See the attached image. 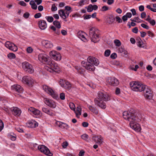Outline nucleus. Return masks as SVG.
<instances>
[{"label": "nucleus", "instance_id": "obj_1", "mask_svg": "<svg viewBox=\"0 0 156 156\" xmlns=\"http://www.w3.org/2000/svg\"><path fill=\"white\" fill-rule=\"evenodd\" d=\"M122 116L124 119L130 122L129 125L130 127L135 131L139 132L141 128L140 125L135 122H139L140 119L137 116V112L133 109H131L129 111H124L122 113Z\"/></svg>", "mask_w": 156, "mask_h": 156}, {"label": "nucleus", "instance_id": "obj_2", "mask_svg": "<svg viewBox=\"0 0 156 156\" xmlns=\"http://www.w3.org/2000/svg\"><path fill=\"white\" fill-rule=\"evenodd\" d=\"M129 84L131 89L137 92L143 91L145 98L148 99L152 98L153 95V92L147 86L136 81L130 82Z\"/></svg>", "mask_w": 156, "mask_h": 156}, {"label": "nucleus", "instance_id": "obj_3", "mask_svg": "<svg viewBox=\"0 0 156 156\" xmlns=\"http://www.w3.org/2000/svg\"><path fill=\"white\" fill-rule=\"evenodd\" d=\"M110 100V97L108 94L99 92L98 94V98L94 99V102L95 105L100 107L102 109H105L106 107V105L103 101H107Z\"/></svg>", "mask_w": 156, "mask_h": 156}, {"label": "nucleus", "instance_id": "obj_4", "mask_svg": "<svg viewBox=\"0 0 156 156\" xmlns=\"http://www.w3.org/2000/svg\"><path fill=\"white\" fill-rule=\"evenodd\" d=\"M89 35L92 41L96 43L99 41L100 37L99 30L93 27L90 29Z\"/></svg>", "mask_w": 156, "mask_h": 156}, {"label": "nucleus", "instance_id": "obj_5", "mask_svg": "<svg viewBox=\"0 0 156 156\" xmlns=\"http://www.w3.org/2000/svg\"><path fill=\"white\" fill-rule=\"evenodd\" d=\"M47 65L48 66L45 67V69L50 72H58L60 71V68L58 64L53 61L50 60Z\"/></svg>", "mask_w": 156, "mask_h": 156}, {"label": "nucleus", "instance_id": "obj_6", "mask_svg": "<svg viewBox=\"0 0 156 156\" xmlns=\"http://www.w3.org/2000/svg\"><path fill=\"white\" fill-rule=\"evenodd\" d=\"M22 68L26 71L30 73H32L34 72V69L32 66L27 62L23 63Z\"/></svg>", "mask_w": 156, "mask_h": 156}, {"label": "nucleus", "instance_id": "obj_7", "mask_svg": "<svg viewBox=\"0 0 156 156\" xmlns=\"http://www.w3.org/2000/svg\"><path fill=\"white\" fill-rule=\"evenodd\" d=\"M39 60L41 62L47 64L51 60L49 57L44 53H41L38 55Z\"/></svg>", "mask_w": 156, "mask_h": 156}, {"label": "nucleus", "instance_id": "obj_8", "mask_svg": "<svg viewBox=\"0 0 156 156\" xmlns=\"http://www.w3.org/2000/svg\"><path fill=\"white\" fill-rule=\"evenodd\" d=\"M81 64L86 69L89 71H93L95 69V68L94 65L92 64L89 61H87L85 62L84 61H83L81 62Z\"/></svg>", "mask_w": 156, "mask_h": 156}, {"label": "nucleus", "instance_id": "obj_9", "mask_svg": "<svg viewBox=\"0 0 156 156\" xmlns=\"http://www.w3.org/2000/svg\"><path fill=\"white\" fill-rule=\"evenodd\" d=\"M43 90L47 92L54 98L56 99L57 98V95L55 94L53 90L51 88L46 85H44L43 86Z\"/></svg>", "mask_w": 156, "mask_h": 156}, {"label": "nucleus", "instance_id": "obj_10", "mask_svg": "<svg viewBox=\"0 0 156 156\" xmlns=\"http://www.w3.org/2000/svg\"><path fill=\"white\" fill-rule=\"evenodd\" d=\"M38 148L41 152L49 156H52V154L51 153L49 149L44 145H39Z\"/></svg>", "mask_w": 156, "mask_h": 156}, {"label": "nucleus", "instance_id": "obj_11", "mask_svg": "<svg viewBox=\"0 0 156 156\" xmlns=\"http://www.w3.org/2000/svg\"><path fill=\"white\" fill-rule=\"evenodd\" d=\"M22 82L29 86H32L34 83V80L30 76H25L22 78Z\"/></svg>", "mask_w": 156, "mask_h": 156}, {"label": "nucleus", "instance_id": "obj_12", "mask_svg": "<svg viewBox=\"0 0 156 156\" xmlns=\"http://www.w3.org/2000/svg\"><path fill=\"white\" fill-rule=\"evenodd\" d=\"M5 46L9 50L14 51H16L18 50L17 47L15 44L9 41H7L5 42Z\"/></svg>", "mask_w": 156, "mask_h": 156}, {"label": "nucleus", "instance_id": "obj_13", "mask_svg": "<svg viewBox=\"0 0 156 156\" xmlns=\"http://www.w3.org/2000/svg\"><path fill=\"white\" fill-rule=\"evenodd\" d=\"M107 81L109 84L113 86H117L119 83L118 80L114 77L108 78Z\"/></svg>", "mask_w": 156, "mask_h": 156}, {"label": "nucleus", "instance_id": "obj_14", "mask_svg": "<svg viewBox=\"0 0 156 156\" xmlns=\"http://www.w3.org/2000/svg\"><path fill=\"white\" fill-rule=\"evenodd\" d=\"M45 103L48 106L52 108H55L56 106V103L52 100H50L48 98L44 99Z\"/></svg>", "mask_w": 156, "mask_h": 156}, {"label": "nucleus", "instance_id": "obj_15", "mask_svg": "<svg viewBox=\"0 0 156 156\" xmlns=\"http://www.w3.org/2000/svg\"><path fill=\"white\" fill-rule=\"evenodd\" d=\"M11 88L18 92L20 96H21V94L23 92V89L20 85L14 84L11 87Z\"/></svg>", "mask_w": 156, "mask_h": 156}, {"label": "nucleus", "instance_id": "obj_16", "mask_svg": "<svg viewBox=\"0 0 156 156\" xmlns=\"http://www.w3.org/2000/svg\"><path fill=\"white\" fill-rule=\"evenodd\" d=\"M28 111L30 113H32L37 117L40 116L41 114V112L38 110L33 107H30L28 109Z\"/></svg>", "mask_w": 156, "mask_h": 156}, {"label": "nucleus", "instance_id": "obj_17", "mask_svg": "<svg viewBox=\"0 0 156 156\" xmlns=\"http://www.w3.org/2000/svg\"><path fill=\"white\" fill-rule=\"evenodd\" d=\"M87 61L89 62L92 64L97 66L99 63L98 60L93 56H90L87 58Z\"/></svg>", "mask_w": 156, "mask_h": 156}, {"label": "nucleus", "instance_id": "obj_18", "mask_svg": "<svg viewBox=\"0 0 156 156\" xmlns=\"http://www.w3.org/2000/svg\"><path fill=\"white\" fill-rule=\"evenodd\" d=\"M42 44L46 48H51L53 47V45L51 43L46 40H43L42 41Z\"/></svg>", "mask_w": 156, "mask_h": 156}, {"label": "nucleus", "instance_id": "obj_19", "mask_svg": "<svg viewBox=\"0 0 156 156\" xmlns=\"http://www.w3.org/2000/svg\"><path fill=\"white\" fill-rule=\"evenodd\" d=\"M10 110L12 112V114L15 116H19L21 113V110L16 107L11 108Z\"/></svg>", "mask_w": 156, "mask_h": 156}, {"label": "nucleus", "instance_id": "obj_20", "mask_svg": "<svg viewBox=\"0 0 156 156\" xmlns=\"http://www.w3.org/2000/svg\"><path fill=\"white\" fill-rule=\"evenodd\" d=\"M39 28L42 30H44L47 27V25L46 21L43 20H41L38 22Z\"/></svg>", "mask_w": 156, "mask_h": 156}, {"label": "nucleus", "instance_id": "obj_21", "mask_svg": "<svg viewBox=\"0 0 156 156\" xmlns=\"http://www.w3.org/2000/svg\"><path fill=\"white\" fill-rule=\"evenodd\" d=\"M107 23L109 24H111L115 20L114 17L112 15H110L106 16Z\"/></svg>", "mask_w": 156, "mask_h": 156}, {"label": "nucleus", "instance_id": "obj_22", "mask_svg": "<svg viewBox=\"0 0 156 156\" xmlns=\"http://www.w3.org/2000/svg\"><path fill=\"white\" fill-rule=\"evenodd\" d=\"M92 139L96 143L101 144L102 143V141L101 140V136H93L92 138Z\"/></svg>", "mask_w": 156, "mask_h": 156}, {"label": "nucleus", "instance_id": "obj_23", "mask_svg": "<svg viewBox=\"0 0 156 156\" xmlns=\"http://www.w3.org/2000/svg\"><path fill=\"white\" fill-rule=\"evenodd\" d=\"M84 32L79 31L77 33V36L81 40L85 42L87 41V40L84 36Z\"/></svg>", "mask_w": 156, "mask_h": 156}, {"label": "nucleus", "instance_id": "obj_24", "mask_svg": "<svg viewBox=\"0 0 156 156\" xmlns=\"http://www.w3.org/2000/svg\"><path fill=\"white\" fill-rule=\"evenodd\" d=\"M56 123L59 127L63 129L66 127H69V126L67 124L60 122H57Z\"/></svg>", "mask_w": 156, "mask_h": 156}, {"label": "nucleus", "instance_id": "obj_25", "mask_svg": "<svg viewBox=\"0 0 156 156\" xmlns=\"http://www.w3.org/2000/svg\"><path fill=\"white\" fill-rule=\"evenodd\" d=\"M58 14L63 19H65L67 18L66 15L63 9L60 10L58 11Z\"/></svg>", "mask_w": 156, "mask_h": 156}, {"label": "nucleus", "instance_id": "obj_26", "mask_svg": "<svg viewBox=\"0 0 156 156\" xmlns=\"http://www.w3.org/2000/svg\"><path fill=\"white\" fill-rule=\"evenodd\" d=\"M52 58L55 60L59 61L61 59V56L59 53H57Z\"/></svg>", "mask_w": 156, "mask_h": 156}, {"label": "nucleus", "instance_id": "obj_27", "mask_svg": "<svg viewBox=\"0 0 156 156\" xmlns=\"http://www.w3.org/2000/svg\"><path fill=\"white\" fill-rule=\"evenodd\" d=\"M81 108L79 106L76 108V117L79 118L80 115H81Z\"/></svg>", "mask_w": 156, "mask_h": 156}, {"label": "nucleus", "instance_id": "obj_28", "mask_svg": "<svg viewBox=\"0 0 156 156\" xmlns=\"http://www.w3.org/2000/svg\"><path fill=\"white\" fill-rule=\"evenodd\" d=\"M71 87V85L68 81H65L64 85L63 87L66 89H69Z\"/></svg>", "mask_w": 156, "mask_h": 156}, {"label": "nucleus", "instance_id": "obj_29", "mask_svg": "<svg viewBox=\"0 0 156 156\" xmlns=\"http://www.w3.org/2000/svg\"><path fill=\"white\" fill-rule=\"evenodd\" d=\"M137 41H138L137 42V45L139 47H143L144 46H143V43L140 37L137 39Z\"/></svg>", "mask_w": 156, "mask_h": 156}, {"label": "nucleus", "instance_id": "obj_30", "mask_svg": "<svg viewBox=\"0 0 156 156\" xmlns=\"http://www.w3.org/2000/svg\"><path fill=\"white\" fill-rule=\"evenodd\" d=\"M146 20L149 22V23L153 26L155 25V22L154 20H152L151 18H147Z\"/></svg>", "mask_w": 156, "mask_h": 156}, {"label": "nucleus", "instance_id": "obj_31", "mask_svg": "<svg viewBox=\"0 0 156 156\" xmlns=\"http://www.w3.org/2000/svg\"><path fill=\"white\" fill-rule=\"evenodd\" d=\"M53 24L58 28L59 29L61 27V25L59 22L55 20L53 21Z\"/></svg>", "mask_w": 156, "mask_h": 156}, {"label": "nucleus", "instance_id": "obj_32", "mask_svg": "<svg viewBox=\"0 0 156 156\" xmlns=\"http://www.w3.org/2000/svg\"><path fill=\"white\" fill-rule=\"evenodd\" d=\"M130 20L133 22H137L138 23L144 22V21L143 20H140L138 17H135L132 20L131 19H130Z\"/></svg>", "mask_w": 156, "mask_h": 156}, {"label": "nucleus", "instance_id": "obj_33", "mask_svg": "<svg viewBox=\"0 0 156 156\" xmlns=\"http://www.w3.org/2000/svg\"><path fill=\"white\" fill-rule=\"evenodd\" d=\"M88 135L87 134H84L81 136V138L87 141H89L90 140L88 139Z\"/></svg>", "mask_w": 156, "mask_h": 156}, {"label": "nucleus", "instance_id": "obj_34", "mask_svg": "<svg viewBox=\"0 0 156 156\" xmlns=\"http://www.w3.org/2000/svg\"><path fill=\"white\" fill-rule=\"evenodd\" d=\"M75 69L77 70L78 72L80 74H82L84 72V70L80 68L78 66H76Z\"/></svg>", "mask_w": 156, "mask_h": 156}, {"label": "nucleus", "instance_id": "obj_35", "mask_svg": "<svg viewBox=\"0 0 156 156\" xmlns=\"http://www.w3.org/2000/svg\"><path fill=\"white\" fill-rule=\"evenodd\" d=\"M45 18L50 23L52 22L53 21L54 19L51 16H46Z\"/></svg>", "mask_w": 156, "mask_h": 156}, {"label": "nucleus", "instance_id": "obj_36", "mask_svg": "<svg viewBox=\"0 0 156 156\" xmlns=\"http://www.w3.org/2000/svg\"><path fill=\"white\" fill-rule=\"evenodd\" d=\"M7 56L8 58L10 59L14 58L16 57V56L15 54L12 53H10L8 54Z\"/></svg>", "mask_w": 156, "mask_h": 156}, {"label": "nucleus", "instance_id": "obj_37", "mask_svg": "<svg viewBox=\"0 0 156 156\" xmlns=\"http://www.w3.org/2000/svg\"><path fill=\"white\" fill-rule=\"evenodd\" d=\"M92 7L93 5H89L87 8V11L88 12H91L93 10V9H92Z\"/></svg>", "mask_w": 156, "mask_h": 156}, {"label": "nucleus", "instance_id": "obj_38", "mask_svg": "<svg viewBox=\"0 0 156 156\" xmlns=\"http://www.w3.org/2000/svg\"><path fill=\"white\" fill-rule=\"evenodd\" d=\"M108 7L106 6L105 5L102 7L101 10L102 12H105L108 10Z\"/></svg>", "mask_w": 156, "mask_h": 156}, {"label": "nucleus", "instance_id": "obj_39", "mask_svg": "<svg viewBox=\"0 0 156 156\" xmlns=\"http://www.w3.org/2000/svg\"><path fill=\"white\" fill-rule=\"evenodd\" d=\"M114 43L115 45L117 46H119L121 44L120 41L118 40H115L114 41Z\"/></svg>", "mask_w": 156, "mask_h": 156}, {"label": "nucleus", "instance_id": "obj_40", "mask_svg": "<svg viewBox=\"0 0 156 156\" xmlns=\"http://www.w3.org/2000/svg\"><path fill=\"white\" fill-rule=\"evenodd\" d=\"M111 53V51L109 50H106L104 53L105 56L106 57L108 56Z\"/></svg>", "mask_w": 156, "mask_h": 156}, {"label": "nucleus", "instance_id": "obj_41", "mask_svg": "<svg viewBox=\"0 0 156 156\" xmlns=\"http://www.w3.org/2000/svg\"><path fill=\"white\" fill-rule=\"evenodd\" d=\"M47 114L51 116L55 115V114L51 110H49Z\"/></svg>", "mask_w": 156, "mask_h": 156}, {"label": "nucleus", "instance_id": "obj_42", "mask_svg": "<svg viewBox=\"0 0 156 156\" xmlns=\"http://www.w3.org/2000/svg\"><path fill=\"white\" fill-rule=\"evenodd\" d=\"M88 108L92 112H93L94 113L95 112V111L96 110L95 108L93 107L92 106H89Z\"/></svg>", "mask_w": 156, "mask_h": 156}, {"label": "nucleus", "instance_id": "obj_43", "mask_svg": "<svg viewBox=\"0 0 156 156\" xmlns=\"http://www.w3.org/2000/svg\"><path fill=\"white\" fill-rule=\"evenodd\" d=\"M57 53V52L55 51H51L49 53V55L52 58L54 56V55H55Z\"/></svg>", "mask_w": 156, "mask_h": 156}, {"label": "nucleus", "instance_id": "obj_44", "mask_svg": "<svg viewBox=\"0 0 156 156\" xmlns=\"http://www.w3.org/2000/svg\"><path fill=\"white\" fill-rule=\"evenodd\" d=\"M51 10L52 11L54 12L57 10V8L55 6V4L52 5L51 8Z\"/></svg>", "mask_w": 156, "mask_h": 156}, {"label": "nucleus", "instance_id": "obj_45", "mask_svg": "<svg viewBox=\"0 0 156 156\" xmlns=\"http://www.w3.org/2000/svg\"><path fill=\"white\" fill-rule=\"evenodd\" d=\"M115 18L116 21L118 22V23H120L122 22V20L118 16H116Z\"/></svg>", "mask_w": 156, "mask_h": 156}, {"label": "nucleus", "instance_id": "obj_46", "mask_svg": "<svg viewBox=\"0 0 156 156\" xmlns=\"http://www.w3.org/2000/svg\"><path fill=\"white\" fill-rule=\"evenodd\" d=\"M41 16V14L40 13H38L36 14L34 16V17L35 18L37 19L40 18Z\"/></svg>", "mask_w": 156, "mask_h": 156}, {"label": "nucleus", "instance_id": "obj_47", "mask_svg": "<svg viewBox=\"0 0 156 156\" xmlns=\"http://www.w3.org/2000/svg\"><path fill=\"white\" fill-rule=\"evenodd\" d=\"M4 127V124L2 121L0 119V132L3 129Z\"/></svg>", "mask_w": 156, "mask_h": 156}, {"label": "nucleus", "instance_id": "obj_48", "mask_svg": "<svg viewBox=\"0 0 156 156\" xmlns=\"http://www.w3.org/2000/svg\"><path fill=\"white\" fill-rule=\"evenodd\" d=\"M141 26L143 28L146 29L147 30H148L149 29V27L147 25H146L144 23H142L141 24Z\"/></svg>", "mask_w": 156, "mask_h": 156}, {"label": "nucleus", "instance_id": "obj_49", "mask_svg": "<svg viewBox=\"0 0 156 156\" xmlns=\"http://www.w3.org/2000/svg\"><path fill=\"white\" fill-rule=\"evenodd\" d=\"M27 51L28 53H31L33 51V49L31 47H29L27 48Z\"/></svg>", "mask_w": 156, "mask_h": 156}, {"label": "nucleus", "instance_id": "obj_50", "mask_svg": "<svg viewBox=\"0 0 156 156\" xmlns=\"http://www.w3.org/2000/svg\"><path fill=\"white\" fill-rule=\"evenodd\" d=\"M19 4L23 6H26L27 5V4L23 1H21L19 2Z\"/></svg>", "mask_w": 156, "mask_h": 156}, {"label": "nucleus", "instance_id": "obj_51", "mask_svg": "<svg viewBox=\"0 0 156 156\" xmlns=\"http://www.w3.org/2000/svg\"><path fill=\"white\" fill-rule=\"evenodd\" d=\"M60 99L62 100H64L65 99V94L64 93L60 94Z\"/></svg>", "mask_w": 156, "mask_h": 156}, {"label": "nucleus", "instance_id": "obj_52", "mask_svg": "<svg viewBox=\"0 0 156 156\" xmlns=\"http://www.w3.org/2000/svg\"><path fill=\"white\" fill-rule=\"evenodd\" d=\"M30 16V14L28 12H25L23 15V17L25 18H27Z\"/></svg>", "mask_w": 156, "mask_h": 156}, {"label": "nucleus", "instance_id": "obj_53", "mask_svg": "<svg viewBox=\"0 0 156 156\" xmlns=\"http://www.w3.org/2000/svg\"><path fill=\"white\" fill-rule=\"evenodd\" d=\"M68 145V143L66 141L62 144V146L64 148H65Z\"/></svg>", "mask_w": 156, "mask_h": 156}, {"label": "nucleus", "instance_id": "obj_54", "mask_svg": "<svg viewBox=\"0 0 156 156\" xmlns=\"http://www.w3.org/2000/svg\"><path fill=\"white\" fill-rule=\"evenodd\" d=\"M132 31L133 32L136 34L138 31V29L137 27H135L132 29Z\"/></svg>", "mask_w": 156, "mask_h": 156}, {"label": "nucleus", "instance_id": "obj_55", "mask_svg": "<svg viewBox=\"0 0 156 156\" xmlns=\"http://www.w3.org/2000/svg\"><path fill=\"white\" fill-rule=\"evenodd\" d=\"M116 54L115 53L112 54L110 56V57L113 59H115L116 58Z\"/></svg>", "mask_w": 156, "mask_h": 156}, {"label": "nucleus", "instance_id": "obj_56", "mask_svg": "<svg viewBox=\"0 0 156 156\" xmlns=\"http://www.w3.org/2000/svg\"><path fill=\"white\" fill-rule=\"evenodd\" d=\"M140 33L141 37H144L146 35V33L145 32L141 31Z\"/></svg>", "mask_w": 156, "mask_h": 156}, {"label": "nucleus", "instance_id": "obj_57", "mask_svg": "<svg viewBox=\"0 0 156 156\" xmlns=\"http://www.w3.org/2000/svg\"><path fill=\"white\" fill-rule=\"evenodd\" d=\"M82 126L84 127H87L88 126V123L86 122H83L82 123Z\"/></svg>", "mask_w": 156, "mask_h": 156}, {"label": "nucleus", "instance_id": "obj_58", "mask_svg": "<svg viewBox=\"0 0 156 156\" xmlns=\"http://www.w3.org/2000/svg\"><path fill=\"white\" fill-rule=\"evenodd\" d=\"M38 10H39V11H42L43 10L44 8H43V7L42 5H40L38 6Z\"/></svg>", "mask_w": 156, "mask_h": 156}, {"label": "nucleus", "instance_id": "obj_59", "mask_svg": "<svg viewBox=\"0 0 156 156\" xmlns=\"http://www.w3.org/2000/svg\"><path fill=\"white\" fill-rule=\"evenodd\" d=\"M146 13L145 12H142L140 16L142 18H144L146 17Z\"/></svg>", "mask_w": 156, "mask_h": 156}, {"label": "nucleus", "instance_id": "obj_60", "mask_svg": "<svg viewBox=\"0 0 156 156\" xmlns=\"http://www.w3.org/2000/svg\"><path fill=\"white\" fill-rule=\"evenodd\" d=\"M115 92L116 94H119L120 92V89L118 88H116Z\"/></svg>", "mask_w": 156, "mask_h": 156}, {"label": "nucleus", "instance_id": "obj_61", "mask_svg": "<svg viewBox=\"0 0 156 156\" xmlns=\"http://www.w3.org/2000/svg\"><path fill=\"white\" fill-rule=\"evenodd\" d=\"M124 50V48L122 47L119 48V52L121 53L123 52Z\"/></svg>", "mask_w": 156, "mask_h": 156}, {"label": "nucleus", "instance_id": "obj_62", "mask_svg": "<svg viewBox=\"0 0 156 156\" xmlns=\"http://www.w3.org/2000/svg\"><path fill=\"white\" fill-rule=\"evenodd\" d=\"M61 33L63 35H66L67 34L66 31L64 30H63L61 31Z\"/></svg>", "mask_w": 156, "mask_h": 156}, {"label": "nucleus", "instance_id": "obj_63", "mask_svg": "<svg viewBox=\"0 0 156 156\" xmlns=\"http://www.w3.org/2000/svg\"><path fill=\"white\" fill-rule=\"evenodd\" d=\"M125 15L128 18H130L132 16V15L131 12H127Z\"/></svg>", "mask_w": 156, "mask_h": 156}, {"label": "nucleus", "instance_id": "obj_64", "mask_svg": "<svg viewBox=\"0 0 156 156\" xmlns=\"http://www.w3.org/2000/svg\"><path fill=\"white\" fill-rule=\"evenodd\" d=\"M128 17L126 16H123L122 17V19L123 21L125 22L127 20Z\"/></svg>", "mask_w": 156, "mask_h": 156}]
</instances>
